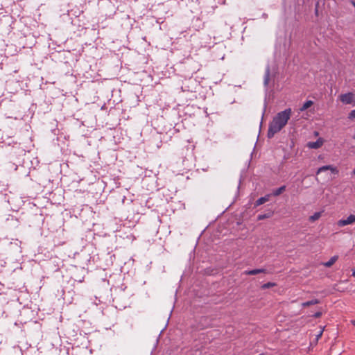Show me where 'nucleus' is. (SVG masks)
<instances>
[{"label":"nucleus","instance_id":"obj_1","mask_svg":"<svg viewBox=\"0 0 355 355\" xmlns=\"http://www.w3.org/2000/svg\"><path fill=\"white\" fill-rule=\"evenodd\" d=\"M291 109L288 108L277 114L269 125L268 131V137L269 138H272L286 125L291 116Z\"/></svg>","mask_w":355,"mask_h":355},{"label":"nucleus","instance_id":"obj_2","mask_svg":"<svg viewBox=\"0 0 355 355\" xmlns=\"http://www.w3.org/2000/svg\"><path fill=\"white\" fill-rule=\"evenodd\" d=\"M339 98L344 104H351L354 101V95L352 92H349L341 94Z\"/></svg>","mask_w":355,"mask_h":355},{"label":"nucleus","instance_id":"obj_3","mask_svg":"<svg viewBox=\"0 0 355 355\" xmlns=\"http://www.w3.org/2000/svg\"><path fill=\"white\" fill-rule=\"evenodd\" d=\"M355 222V215L351 214L346 219L339 220L337 223L340 227L351 225Z\"/></svg>","mask_w":355,"mask_h":355},{"label":"nucleus","instance_id":"obj_4","mask_svg":"<svg viewBox=\"0 0 355 355\" xmlns=\"http://www.w3.org/2000/svg\"><path fill=\"white\" fill-rule=\"evenodd\" d=\"M324 139L320 137L316 141L307 143V147L311 149L320 148L324 144Z\"/></svg>","mask_w":355,"mask_h":355},{"label":"nucleus","instance_id":"obj_5","mask_svg":"<svg viewBox=\"0 0 355 355\" xmlns=\"http://www.w3.org/2000/svg\"><path fill=\"white\" fill-rule=\"evenodd\" d=\"M327 170H330L333 173H338V170L336 167H334L331 165H327L320 167L317 171V174Z\"/></svg>","mask_w":355,"mask_h":355},{"label":"nucleus","instance_id":"obj_6","mask_svg":"<svg viewBox=\"0 0 355 355\" xmlns=\"http://www.w3.org/2000/svg\"><path fill=\"white\" fill-rule=\"evenodd\" d=\"M266 270L265 269L261 268V269H254V270H245L244 272V274L247 275H257L259 273H266Z\"/></svg>","mask_w":355,"mask_h":355},{"label":"nucleus","instance_id":"obj_7","mask_svg":"<svg viewBox=\"0 0 355 355\" xmlns=\"http://www.w3.org/2000/svg\"><path fill=\"white\" fill-rule=\"evenodd\" d=\"M338 259V256L335 255L332 257L328 261L322 263V265L325 267L329 268L334 265Z\"/></svg>","mask_w":355,"mask_h":355},{"label":"nucleus","instance_id":"obj_8","mask_svg":"<svg viewBox=\"0 0 355 355\" xmlns=\"http://www.w3.org/2000/svg\"><path fill=\"white\" fill-rule=\"evenodd\" d=\"M269 200V195H267L264 197H261L260 198H259L256 202H255V206H259L266 202H268Z\"/></svg>","mask_w":355,"mask_h":355},{"label":"nucleus","instance_id":"obj_9","mask_svg":"<svg viewBox=\"0 0 355 355\" xmlns=\"http://www.w3.org/2000/svg\"><path fill=\"white\" fill-rule=\"evenodd\" d=\"M322 216V212H315L309 218V220L310 222H315V220H318Z\"/></svg>","mask_w":355,"mask_h":355},{"label":"nucleus","instance_id":"obj_10","mask_svg":"<svg viewBox=\"0 0 355 355\" xmlns=\"http://www.w3.org/2000/svg\"><path fill=\"white\" fill-rule=\"evenodd\" d=\"M313 105V102L312 101H306L302 106L300 108V112H303Z\"/></svg>","mask_w":355,"mask_h":355},{"label":"nucleus","instance_id":"obj_11","mask_svg":"<svg viewBox=\"0 0 355 355\" xmlns=\"http://www.w3.org/2000/svg\"><path fill=\"white\" fill-rule=\"evenodd\" d=\"M319 302L318 300H310V301H308V302H304L302 304V306L303 307H306V306H311V305H314V304H318Z\"/></svg>","mask_w":355,"mask_h":355},{"label":"nucleus","instance_id":"obj_12","mask_svg":"<svg viewBox=\"0 0 355 355\" xmlns=\"http://www.w3.org/2000/svg\"><path fill=\"white\" fill-rule=\"evenodd\" d=\"M285 189H286V187L282 186V187L278 188L277 189H276L275 191H274L273 195L275 196H277L280 195L282 192H284L285 191Z\"/></svg>","mask_w":355,"mask_h":355},{"label":"nucleus","instance_id":"obj_13","mask_svg":"<svg viewBox=\"0 0 355 355\" xmlns=\"http://www.w3.org/2000/svg\"><path fill=\"white\" fill-rule=\"evenodd\" d=\"M276 286V284L275 283H273V282H268L266 284H264L261 286V288L263 289H266V288H272V287H274Z\"/></svg>","mask_w":355,"mask_h":355},{"label":"nucleus","instance_id":"obj_14","mask_svg":"<svg viewBox=\"0 0 355 355\" xmlns=\"http://www.w3.org/2000/svg\"><path fill=\"white\" fill-rule=\"evenodd\" d=\"M348 117L350 119H355V110H353L349 112Z\"/></svg>","mask_w":355,"mask_h":355},{"label":"nucleus","instance_id":"obj_15","mask_svg":"<svg viewBox=\"0 0 355 355\" xmlns=\"http://www.w3.org/2000/svg\"><path fill=\"white\" fill-rule=\"evenodd\" d=\"M266 218H268V216L266 214H262V215L258 216V220H263Z\"/></svg>","mask_w":355,"mask_h":355},{"label":"nucleus","instance_id":"obj_16","mask_svg":"<svg viewBox=\"0 0 355 355\" xmlns=\"http://www.w3.org/2000/svg\"><path fill=\"white\" fill-rule=\"evenodd\" d=\"M268 76H269V71H268V72H267V75H266V80H265V84H266V85H267V84H268Z\"/></svg>","mask_w":355,"mask_h":355},{"label":"nucleus","instance_id":"obj_17","mask_svg":"<svg viewBox=\"0 0 355 355\" xmlns=\"http://www.w3.org/2000/svg\"><path fill=\"white\" fill-rule=\"evenodd\" d=\"M352 276L355 277V268L352 270Z\"/></svg>","mask_w":355,"mask_h":355},{"label":"nucleus","instance_id":"obj_18","mask_svg":"<svg viewBox=\"0 0 355 355\" xmlns=\"http://www.w3.org/2000/svg\"><path fill=\"white\" fill-rule=\"evenodd\" d=\"M314 134H315V136L318 135V132H315Z\"/></svg>","mask_w":355,"mask_h":355},{"label":"nucleus","instance_id":"obj_19","mask_svg":"<svg viewBox=\"0 0 355 355\" xmlns=\"http://www.w3.org/2000/svg\"><path fill=\"white\" fill-rule=\"evenodd\" d=\"M352 174L355 175V168L353 170Z\"/></svg>","mask_w":355,"mask_h":355},{"label":"nucleus","instance_id":"obj_20","mask_svg":"<svg viewBox=\"0 0 355 355\" xmlns=\"http://www.w3.org/2000/svg\"><path fill=\"white\" fill-rule=\"evenodd\" d=\"M352 5L354 6L355 8V2L354 1H352Z\"/></svg>","mask_w":355,"mask_h":355},{"label":"nucleus","instance_id":"obj_21","mask_svg":"<svg viewBox=\"0 0 355 355\" xmlns=\"http://www.w3.org/2000/svg\"><path fill=\"white\" fill-rule=\"evenodd\" d=\"M352 324L355 326V320L352 321Z\"/></svg>","mask_w":355,"mask_h":355},{"label":"nucleus","instance_id":"obj_22","mask_svg":"<svg viewBox=\"0 0 355 355\" xmlns=\"http://www.w3.org/2000/svg\"><path fill=\"white\" fill-rule=\"evenodd\" d=\"M320 313H317V314H316V316H317V317H318V316H320Z\"/></svg>","mask_w":355,"mask_h":355}]
</instances>
